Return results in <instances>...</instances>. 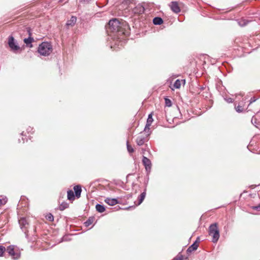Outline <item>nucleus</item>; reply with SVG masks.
Wrapping results in <instances>:
<instances>
[{"label": "nucleus", "mask_w": 260, "mask_h": 260, "mask_svg": "<svg viewBox=\"0 0 260 260\" xmlns=\"http://www.w3.org/2000/svg\"><path fill=\"white\" fill-rule=\"evenodd\" d=\"M128 28V23L121 19L113 18L109 21L106 30L109 39L112 40V48H120L126 43L129 36Z\"/></svg>", "instance_id": "1"}, {"label": "nucleus", "mask_w": 260, "mask_h": 260, "mask_svg": "<svg viewBox=\"0 0 260 260\" xmlns=\"http://www.w3.org/2000/svg\"><path fill=\"white\" fill-rule=\"evenodd\" d=\"M38 51L42 55L48 56L52 51V45L49 43L43 42L39 46Z\"/></svg>", "instance_id": "2"}, {"label": "nucleus", "mask_w": 260, "mask_h": 260, "mask_svg": "<svg viewBox=\"0 0 260 260\" xmlns=\"http://www.w3.org/2000/svg\"><path fill=\"white\" fill-rule=\"evenodd\" d=\"M209 234L212 237V242L216 243L219 238V232L216 223H214L209 226Z\"/></svg>", "instance_id": "3"}, {"label": "nucleus", "mask_w": 260, "mask_h": 260, "mask_svg": "<svg viewBox=\"0 0 260 260\" xmlns=\"http://www.w3.org/2000/svg\"><path fill=\"white\" fill-rule=\"evenodd\" d=\"M6 250L13 259L16 260L20 257V251L15 246L10 245L7 248Z\"/></svg>", "instance_id": "4"}, {"label": "nucleus", "mask_w": 260, "mask_h": 260, "mask_svg": "<svg viewBox=\"0 0 260 260\" xmlns=\"http://www.w3.org/2000/svg\"><path fill=\"white\" fill-rule=\"evenodd\" d=\"M8 44L10 48V50L15 53H17L20 50V47L12 36L8 37Z\"/></svg>", "instance_id": "5"}, {"label": "nucleus", "mask_w": 260, "mask_h": 260, "mask_svg": "<svg viewBox=\"0 0 260 260\" xmlns=\"http://www.w3.org/2000/svg\"><path fill=\"white\" fill-rule=\"evenodd\" d=\"M151 132H145L144 131L143 133H141L136 139V142L138 145H143L145 142H147L149 140V136Z\"/></svg>", "instance_id": "6"}, {"label": "nucleus", "mask_w": 260, "mask_h": 260, "mask_svg": "<svg viewBox=\"0 0 260 260\" xmlns=\"http://www.w3.org/2000/svg\"><path fill=\"white\" fill-rule=\"evenodd\" d=\"M246 100V98H244L242 99V100L240 101L238 104L237 103V101L235 102V109L237 112L242 113L247 110L248 107L246 108H244Z\"/></svg>", "instance_id": "7"}, {"label": "nucleus", "mask_w": 260, "mask_h": 260, "mask_svg": "<svg viewBox=\"0 0 260 260\" xmlns=\"http://www.w3.org/2000/svg\"><path fill=\"white\" fill-rule=\"evenodd\" d=\"M19 223L22 231H23L24 233L27 235L28 232L27 226L28 225V223L26 219L24 217L21 218L19 220Z\"/></svg>", "instance_id": "8"}, {"label": "nucleus", "mask_w": 260, "mask_h": 260, "mask_svg": "<svg viewBox=\"0 0 260 260\" xmlns=\"http://www.w3.org/2000/svg\"><path fill=\"white\" fill-rule=\"evenodd\" d=\"M153 114L151 113L149 114L148 118L147 119L146 124L145 127L144 128V131L145 132H149L150 131V126L151 125L152 122L153 121V119L152 118Z\"/></svg>", "instance_id": "9"}, {"label": "nucleus", "mask_w": 260, "mask_h": 260, "mask_svg": "<svg viewBox=\"0 0 260 260\" xmlns=\"http://www.w3.org/2000/svg\"><path fill=\"white\" fill-rule=\"evenodd\" d=\"M145 10L144 6L139 4L135 8H133L132 11L134 14H142Z\"/></svg>", "instance_id": "10"}, {"label": "nucleus", "mask_w": 260, "mask_h": 260, "mask_svg": "<svg viewBox=\"0 0 260 260\" xmlns=\"http://www.w3.org/2000/svg\"><path fill=\"white\" fill-rule=\"evenodd\" d=\"M143 164L144 165L147 171H150L151 169V163L149 159L145 156H143L142 159Z\"/></svg>", "instance_id": "11"}, {"label": "nucleus", "mask_w": 260, "mask_h": 260, "mask_svg": "<svg viewBox=\"0 0 260 260\" xmlns=\"http://www.w3.org/2000/svg\"><path fill=\"white\" fill-rule=\"evenodd\" d=\"M170 7L173 12L178 13L180 12V9L177 2H172L170 4Z\"/></svg>", "instance_id": "12"}, {"label": "nucleus", "mask_w": 260, "mask_h": 260, "mask_svg": "<svg viewBox=\"0 0 260 260\" xmlns=\"http://www.w3.org/2000/svg\"><path fill=\"white\" fill-rule=\"evenodd\" d=\"M146 197V192L144 191L142 193L140 194V195L138 197V201H135V207L139 205H140L143 200H144L145 198Z\"/></svg>", "instance_id": "13"}, {"label": "nucleus", "mask_w": 260, "mask_h": 260, "mask_svg": "<svg viewBox=\"0 0 260 260\" xmlns=\"http://www.w3.org/2000/svg\"><path fill=\"white\" fill-rule=\"evenodd\" d=\"M199 246L198 244L197 243V241H196L192 245H191L187 249V253L188 254L192 252L193 251H195L197 249Z\"/></svg>", "instance_id": "14"}, {"label": "nucleus", "mask_w": 260, "mask_h": 260, "mask_svg": "<svg viewBox=\"0 0 260 260\" xmlns=\"http://www.w3.org/2000/svg\"><path fill=\"white\" fill-rule=\"evenodd\" d=\"M74 190L75 191V194L77 198H79L81 196V193L82 191L81 186L79 185H76L74 187Z\"/></svg>", "instance_id": "15"}, {"label": "nucleus", "mask_w": 260, "mask_h": 260, "mask_svg": "<svg viewBox=\"0 0 260 260\" xmlns=\"http://www.w3.org/2000/svg\"><path fill=\"white\" fill-rule=\"evenodd\" d=\"M31 34L29 32V36L28 38H25L24 40H23V41L24 42V43L26 44V45L31 48L32 47V45L31 44L32 42H34V39L33 38L31 37Z\"/></svg>", "instance_id": "16"}, {"label": "nucleus", "mask_w": 260, "mask_h": 260, "mask_svg": "<svg viewBox=\"0 0 260 260\" xmlns=\"http://www.w3.org/2000/svg\"><path fill=\"white\" fill-rule=\"evenodd\" d=\"M106 203L110 206H114L118 203V201L116 199H111L107 198L105 200Z\"/></svg>", "instance_id": "17"}, {"label": "nucleus", "mask_w": 260, "mask_h": 260, "mask_svg": "<svg viewBox=\"0 0 260 260\" xmlns=\"http://www.w3.org/2000/svg\"><path fill=\"white\" fill-rule=\"evenodd\" d=\"M75 194H74V193L73 190H69L67 191V197L68 199L70 201H73L75 199Z\"/></svg>", "instance_id": "18"}, {"label": "nucleus", "mask_w": 260, "mask_h": 260, "mask_svg": "<svg viewBox=\"0 0 260 260\" xmlns=\"http://www.w3.org/2000/svg\"><path fill=\"white\" fill-rule=\"evenodd\" d=\"M77 21V18L75 16H72L71 19L69 20L66 24L67 26H73Z\"/></svg>", "instance_id": "19"}, {"label": "nucleus", "mask_w": 260, "mask_h": 260, "mask_svg": "<svg viewBox=\"0 0 260 260\" xmlns=\"http://www.w3.org/2000/svg\"><path fill=\"white\" fill-rule=\"evenodd\" d=\"M153 23L155 25H160L163 23V20L160 17H156L153 18Z\"/></svg>", "instance_id": "20"}, {"label": "nucleus", "mask_w": 260, "mask_h": 260, "mask_svg": "<svg viewBox=\"0 0 260 260\" xmlns=\"http://www.w3.org/2000/svg\"><path fill=\"white\" fill-rule=\"evenodd\" d=\"M96 211L100 213H103L105 211V207L101 204H98L95 206Z\"/></svg>", "instance_id": "21"}, {"label": "nucleus", "mask_w": 260, "mask_h": 260, "mask_svg": "<svg viewBox=\"0 0 260 260\" xmlns=\"http://www.w3.org/2000/svg\"><path fill=\"white\" fill-rule=\"evenodd\" d=\"M93 217H89L87 220L84 222L85 226L87 227L91 225L93 222Z\"/></svg>", "instance_id": "22"}, {"label": "nucleus", "mask_w": 260, "mask_h": 260, "mask_svg": "<svg viewBox=\"0 0 260 260\" xmlns=\"http://www.w3.org/2000/svg\"><path fill=\"white\" fill-rule=\"evenodd\" d=\"M181 86V81L179 79H177L175 81L174 84V87L175 88L178 89Z\"/></svg>", "instance_id": "23"}, {"label": "nucleus", "mask_w": 260, "mask_h": 260, "mask_svg": "<svg viewBox=\"0 0 260 260\" xmlns=\"http://www.w3.org/2000/svg\"><path fill=\"white\" fill-rule=\"evenodd\" d=\"M68 206L69 205L67 203H62L59 206V210L62 211L67 208L68 207Z\"/></svg>", "instance_id": "24"}, {"label": "nucleus", "mask_w": 260, "mask_h": 260, "mask_svg": "<svg viewBox=\"0 0 260 260\" xmlns=\"http://www.w3.org/2000/svg\"><path fill=\"white\" fill-rule=\"evenodd\" d=\"M46 218L48 220L50 221H52L54 219V217L51 213L48 214L46 215Z\"/></svg>", "instance_id": "25"}, {"label": "nucleus", "mask_w": 260, "mask_h": 260, "mask_svg": "<svg viewBox=\"0 0 260 260\" xmlns=\"http://www.w3.org/2000/svg\"><path fill=\"white\" fill-rule=\"evenodd\" d=\"M165 104L167 106L171 107L172 106V102L170 99H169L168 98H165Z\"/></svg>", "instance_id": "26"}, {"label": "nucleus", "mask_w": 260, "mask_h": 260, "mask_svg": "<svg viewBox=\"0 0 260 260\" xmlns=\"http://www.w3.org/2000/svg\"><path fill=\"white\" fill-rule=\"evenodd\" d=\"M6 250L5 247L0 245V256H2L4 252Z\"/></svg>", "instance_id": "27"}, {"label": "nucleus", "mask_w": 260, "mask_h": 260, "mask_svg": "<svg viewBox=\"0 0 260 260\" xmlns=\"http://www.w3.org/2000/svg\"><path fill=\"white\" fill-rule=\"evenodd\" d=\"M256 101V99L254 96L252 97L249 101V103L248 105V107H249L251 104L255 102Z\"/></svg>", "instance_id": "28"}, {"label": "nucleus", "mask_w": 260, "mask_h": 260, "mask_svg": "<svg viewBox=\"0 0 260 260\" xmlns=\"http://www.w3.org/2000/svg\"><path fill=\"white\" fill-rule=\"evenodd\" d=\"M7 202V200L6 199H0V206H1L3 205H5Z\"/></svg>", "instance_id": "29"}, {"label": "nucleus", "mask_w": 260, "mask_h": 260, "mask_svg": "<svg viewBox=\"0 0 260 260\" xmlns=\"http://www.w3.org/2000/svg\"><path fill=\"white\" fill-rule=\"evenodd\" d=\"M133 188L136 189V192H137V190H140V186L137 184H133Z\"/></svg>", "instance_id": "30"}, {"label": "nucleus", "mask_w": 260, "mask_h": 260, "mask_svg": "<svg viewBox=\"0 0 260 260\" xmlns=\"http://www.w3.org/2000/svg\"><path fill=\"white\" fill-rule=\"evenodd\" d=\"M183 257L182 255H178L175 257L174 258L173 260H183Z\"/></svg>", "instance_id": "31"}, {"label": "nucleus", "mask_w": 260, "mask_h": 260, "mask_svg": "<svg viewBox=\"0 0 260 260\" xmlns=\"http://www.w3.org/2000/svg\"><path fill=\"white\" fill-rule=\"evenodd\" d=\"M224 100L228 103H232L233 102V99L231 98H224Z\"/></svg>", "instance_id": "32"}, {"label": "nucleus", "mask_w": 260, "mask_h": 260, "mask_svg": "<svg viewBox=\"0 0 260 260\" xmlns=\"http://www.w3.org/2000/svg\"><path fill=\"white\" fill-rule=\"evenodd\" d=\"M126 147L127 151L130 153V144L128 140H127L126 142Z\"/></svg>", "instance_id": "33"}, {"label": "nucleus", "mask_w": 260, "mask_h": 260, "mask_svg": "<svg viewBox=\"0 0 260 260\" xmlns=\"http://www.w3.org/2000/svg\"><path fill=\"white\" fill-rule=\"evenodd\" d=\"M253 209L256 211H260V203L258 205L253 206Z\"/></svg>", "instance_id": "34"}, {"label": "nucleus", "mask_w": 260, "mask_h": 260, "mask_svg": "<svg viewBox=\"0 0 260 260\" xmlns=\"http://www.w3.org/2000/svg\"><path fill=\"white\" fill-rule=\"evenodd\" d=\"M32 128L29 127V128H27V133H30L31 131L32 130Z\"/></svg>", "instance_id": "35"}, {"label": "nucleus", "mask_w": 260, "mask_h": 260, "mask_svg": "<svg viewBox=\"0 0 260 260\" xmlns=\"http://www.w3.org/2000/svg\"><path fill=\"white\" fill-rule=\"evenodd\" d=\"M131 153L134 151V149L132 147H131Z\"/></svg>", "instance_id": "36"}, {"label": "nucleus", "mask_w": 260, "mask_h": 260, "mask_svg": "<svg viewBox=\"0 0 260 260\" xmlns=\"http://www.w3.org/2000/svg\"><path fill=\"white\" fill-rule=\"evenodd\" d=\"M63 241H66V240H67L66 237H64L63 238Z\"/></svg>", "instance_id": "37"}, {"label": "nucleus", "mask_w": 260, "mask_h": 260, "mask_svg": "<svg viewBox=\"0 0 260 260\" xmlns=\"http://www.w3.org/2000/svg\"><path fill=\"white\" fill-rule=\"evenodd\" d=\"M130 174H128L126 176V178H128V177L129 176Z\"/></svg>", "instance_id": "38"}, {"label": "nucleus", "mask_w": 260, "mask_h": 260, "mask_svg": "<svg viewBox=\"0 0 260 260\" xmlns=\"http://www.w3.org/2000/svg\"><path fill=\"white\" fill-rule=\"evenodd\" d=\"M64 1V0H60V1H59V2H63Z\"/></svg>", "instance_id": "39"}, {"label": "nucleus", "mask_w": 260, "mask_h": 260, "mask_svg": "<svg viewBox=\"0 0 260 260\" xmlns=\"http://www.w3.org/2000/svg\"><path fill=\"white\" fill-rule=\"evenodd\" d=\"M23 133H24V132H22V133H21V135H22V136H23Z\"/></svg>", "instance_id": "40"}, {"label": "nucleus", "mask_w": 260, "mask_h": 260, "mask_svg": "<svg viewBox=\"0 0 260 260\" xmlns=\"http://www.w3.org/2000/svg\"><path fill=\"white\" fill-rule=\"evenodd\" d=\"M22 140H23V143H24V141L23 140V138H22Z\"/></svg>", "instance_id": "41"}, {"label": "nucleus", "mask_w": 260, "mask_h": 260, "mask_svg": "<svg viewBox=\"0 0 260 260\" xmlns=\"http://www.w3.org/2000/svg\"><path fill=\"white\" fill-rule=\"evenodd\" d=\"M132 1H133V0H131V4L132 3Z\"/></svg>", "instance_id": "42"}]
</instances>
